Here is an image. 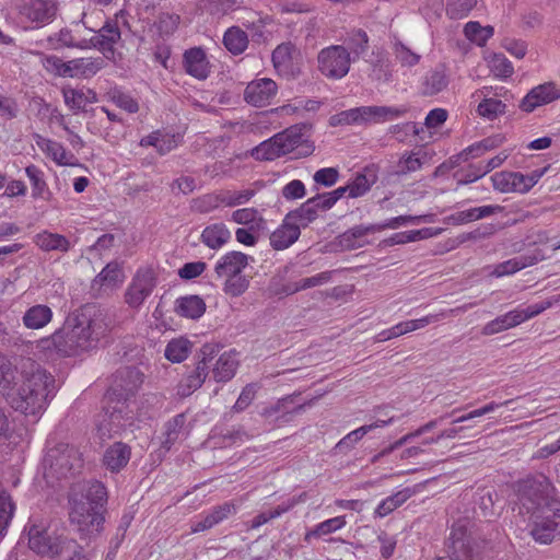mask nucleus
Masks as SVG:
<instances>
[{
	"label": "nucleus",
	"instance_id": "obj_12",
	"mask_svg": "<svg viewBox=\"0 0 560 560\" xmlns=\"http://www.w3.org/2000/svg\"><path fill=\"white\" fill-rule=\"evenodd\" d=\"M155 287L156 280L152 270H138L125 292V302L132 308H139Z\"/></svg>",
	"mask_w": 560,
	"mask_h": 560
},
{
	"label": "nucleus",
	"instance_id": "obj_5",
	"mask_svg": "<svg viewBox=\"0 0 560 560\" xmlns=\"http://www.w3.org/2000/svg\"><path fill=\"white\" fill-rule=\"evenodd\" d=\"M135 413L129 402L107 396V405L97 420V433L101 440L121 434L133 424Z\"/></svg>",
	"mask_w": 560,
	"mask_h": 560
},
{
	"label": "nucleus",
	"instance_id": "obj_43",
	"mask_svg": "<svg viewBox=\"0 0 560 560\" xmlns=\"http://www.w3.org/2000/svg\"><path fill=\"white\" fill-rule=\"evenodd\" d=\"M25 173L32 185V197L34 199L40 198L48 200L51 196V192L49 191L44 178V172L38 166L31 164L26 166Z\"/></svg>",
	"mask_w": 560,
	"mask_h": 560
},
{
	"label": "nucleus",
	"instance_id": "obj_64",
	"mask_svg": "<svg viewBox=\"0 0 560 560\" xmlns=\"http://www.w3.org/2000/svg\"><path fill=\"white\" fill-rule=\"evenodd\" d=\"M255 196V190L245 189L242 191H225L222 192L223 199H221L222 205L226 207H235L240 205L246 203L249 199Z\"/></svg>",
	"mask_w": 560,
	"mask_h": 560
},
{
	"label": "nucleus",
	"instance_id": "obj_63",
	"mask_svg": "<svg viewBox=\"0 0 560 560\" xmlns=\"http://www.w3.org/2000/svg\"><path fill=\"white\" fill-rule=\"evenodd\" d=\"M242 3L243 0H208L207 11L213 15H225Z\"/></svg>",
	"mask_w": 560,
	"mask_h": 560
},
{
	"label": "nucleus",
	"instance_id": "obj_33",
	"mask_svg": "<svg viewBox=\"0 0 560 560\" xmlns=\"http://www.w3.org/2000/svg\"><path fill=\"white\" fill-rule=\"evenodd\" d=\"M208 371L209 366H205L203 362H197L196 368L179 382L178 395L188 397L201 387L208 376Z\"/></svg>",
	"mask_w": 560,
	"mask_h": 560
},
{
	"label": "nucleus",
	"instance_id": "obj_2",
	"mask_svg": "<svg viewBox=\"0 0 560 560\" xmlns=\"http://www.w3.org/2000/svg\"><path fill=\"white\" fill-rule=\"evenodd\" d=\"M107 499L105 486L97 480L89 481L80 493L71 495L69 517L71 523L78 526L79 532L92 536L102 530Z\"/></svg>",
	"mask_w": 560,
	"mask_h": 560
},
{
	"label": "nucleus",
	"instance_id": "obj_22",
	"mask_svg": "<svg viewBox=\"0 0 560 560\" xmlns=\"http://www.w3.org/2000/svg\"><path fill=\"white\" fill-rule=\"evenodd\" d=\"M105 66L102 57H81L69 60L70 79H90Z\"/></svg>",
	"mask_w": 560,
	"mask_h": 560
},
{
	"label": "nucleus",
	"instance_id": "obj_48",
	"mask_svg": "<svg viewBox=\"0 0 560 560\" xmlns=\"http://www.w3.org/2000/svg\"><path fill=\"white\" fill-rule=\"evenodd\" d=\"M346 525L345 516H336L329 520H326L319 524H317L312 530L305 534L304 540L308 541L311 537L319 538L322 536L335 533L336 530L342 528Z\"/></svg>",
	"mask_w": 560,
	"mask_h": 560
},
{
	"label": "nucleus",
	"instance_id": "obj_50",
	"mask_svg": "<svg viewBox=\"0 0 560 560\" xmlns=\"http://www.w3.org/2000/svg\"><path fill=\"white\" fill-rule=\"evenodd\" d=\"M465 36L478 46H482L493 35L492 26H481L478 22H468L464 27Z\"/></svg>",
	"mask_w": 560,
	"mask_h": 560
},
{
	"label": "nucleus",
	"instance_id": "obj_41",
	"mask_svg": "<svg viewBox=\"0 0 560 560\" xmlns=\"http://www.w3.org/2000/svg\"><path fill=\"white\" fill-rule=\"evenodd\" d=\"M503 141V138L501 136H493L482 139L481 141H478L465 150H463L457 156L456 161L454 163H457V161H468L470 158L475 159L480 155H482L485 152L493 150L501 145Z\"/></svg>",
	"mask_w": 560,
	"mask_h": 560
},
{
	"label": "nucleus",
	"instance_id": "obj_27",
	"mask_svg": "<svg viewBox=\"0 0 560 560\" xmlns=\"http://www.w3.org/2000/svg\"><path fill=\"white\" fill-rule=\"evenodd\" d=\"M450 83L448 74L444 66H439L429 70L423 77L421 83V94L424 96H433L444 91Z\"/></svg>",
	"mask_w": 560,
	"mask_h": 560
},
{
	"label": "nucleus",
	"instance_id": "obj_32",
	"mask_svg": "<svg viewBox=\"0 0 560 560\" xmlns=\"http://www.w3.org/2000/svg\"><path fill=\"white\" fill-rule=\"evenodd\" d=\"M120 39V31L116 22L107 21L98 31V35L90 38L91 47L103 51H113L114 45Z\"/></svg>",
	"mask_w": 560,
	"mask_h": 560
},
{
	"label": "nucleus",
	"instance_id": "obj_47",
	"mask_svg": "<svg viewBox=\"0 0 560 560\" xmlns=\"http://www.w3.org/2000/svg\"><path fill=\"white\" fill-rule=\"evenodd\" d=\"M410 497V492L408 489L398 491L397 493H394L377 505L375 509V515L378 517H385L389 513H392L394 510L402 505L408 498Z\"/></svg>",
	"mask_w": 560,
	"mask_h": 560
},
{
	"label": "nucleus",
	"instance_id": "obj_56",
	"mask_svg": "<svg viewBox=\"0 0 560 560\" xmlns=\"http://www.w3.org/2000/svg\"><path fill=\"white\" fill-rule=\"evenodd\" d=\"M478 0H447L446 14L450 19L466 18L476 7Z\"/></svg>",
	"mask_w": 560,
	"mask_h": 560
},
{
	"label": "nucleus",
	"instance_id": "obj_54",
	"mask_svg": "<svg viewBox=\"0 0 560 560\" xmlns=\"http://www.w3.org/2000/svg\"><path fill=\"white\" fill-rule=\"evenodd\" d=\"M109 100L119 108L133 114L139 110L138 102L128 93H125L118 88L112 89L107 93Z\"/></svg>",
	"mask_w": 560,
	"mask_h": 560
},
{
	"label": "nucleus",
	"instance_id": "obj_1",
	"mask_svg": "<svg viewBox=\"0 0 560 560\" xmlns=\"http://www.w3.org/2000/svg\"><path fill=\"white\" fill-rule=\"evenodd\" d=\"M108 314L94 304H86L70 313L62 327L43 340L60 357H73L95 349L110 329Z\"/></svg>",
	"mask_w": 560,
	"mask_h": 560
},
{
	"label": "nucleus",
	"instance_id": "obj_3",
	"mask_svg": "<svg viewBox=\"0 0 560 560\" xmlns=\"http://www.w3.org/2000/svg\"><path fill=\"white\" fill-rule=\"evenodd\" d=\"M54 390L55 378L37 365L26 375L19 389L8 395V401L14 410L35 416L45 409Z\"/></svg>",
	"mask_w": 560,
	"mask_h": 560
},
{
	"label": "nucleus",
	"instance_id": "obj_9",
	"mask_svg": "<svg viewBox=\"0 0 560 560\" xmlns=\"http://www.w3.org/2000/svg\"><path fill=\"white\" fill-rule=\"evenodd\" d=\"M530 535L540 544H550L560 537V503H552L551 510L529 515Z\"/></svg>",
	"mask_w": 560,
	"mask_h": 560
},
{
	"label": "nucleus",
	"instance_id": "obj_4",
	"mask_svg": "<svg viewBox=\"0 0 560 560\" xmlns=\"http://www.w3.org/2000/svg\"><path fill=\"white\" fill-rule=\"evenodd\" d=\"M551 482L545 475L528 476L517 481L520 512L533 515L551 510L552 503H560L551 497Z\"/></svg>",
	"mask_w": 560,
	"mask_h": 560
},
{
	"label": "nucleus",
	"instance_id": "obj_24",
	"mask_svg": "<svg viewBox=\"0 0 560 560\" xmlns=\"http://www.w3.org/2000/svg\"><path fill=\"white\" fill-rule=\"evenodd\" d=\"M131 448L122 443L115 442L103 455V465L112 472H119L130 460Z\"/></svg>",
	"mask_w": 560,
	"mask_h": 560
},
{
	"label": "nucleus",
	"instance_id": "obj_35",
	"mask_svg": "<svg viewBox=\"0 0 560 560\" xmlns=\"http://www.w3.org/2000/svg\"><path fill=\"white\" fill-rule=\"evenodd\" d=\"M231 238V232L224 223L206 226L201 233V242L211 249H219Z\"/></svg>",
	"mask_w": 560,
	"mask_h": 560
},
{
	"label": "nucleus",
	"instance_id": "obj_31",
	"mask_svg": "<svg viewBox=\"0 0 560 560\" xmlns=\"http://www.w3.org/2000/svg\"><path fill=\"white\" fill-rule=\"evenodd\" d=\"M51 560H89L84 549L77 540L62 537L55 545Z\"/></svg>",
	"mask_w": 560,
	"mask_h": 560
},
{
	"label": "nucleus",
	"instance_id": "obj_59",
	"mask_svg": "<svg viewBox=\"0 0 560 560\" xmlns=\"http://www.w3.org/2000/svg\"><path fill=\"white\" fill-rule=\"evenodd\" d=\"M369 432L371 427L362 425L342 438L335 446L339 453H347L354 447V445Z\"/></svg>",
	"mask_w": 560,
	"mask_h": 560
},
{
	"label": "nucleus",
	"instance_id": "obj_62",
	"mask_svg": "<svg viewBox=\"0 0 560 560\" xmlns=\"http://www.w3.org/2000/svg\"><path fill=\"white\" fill-rule=\"evenodd\" d=\"M559 301H560V296H552V298L541 301L539 303L528 305L524 310H518V314L521 315L522 323L541 314L544 311L550 308L553 304L558 303Z\"/></svg>",
	"mask_w": 560,
	"mask_h": 560
},
{
	"label": "nucleus",
	"instance_id": "obj_29",
	"mask_svg": "<svg viewBox=\"0 0 560 560\" xmlns=\"http://www.w3.org/2000/svg\"><path fill=\"white\" fill-rule=\"evenodd\" d=\"M235 513V505L232 502H224L221 505L214 506L201 521L195 523L191 530L194 533H199L210 529Z\"/></svg>",
	"mask_w": 560,
	"mask_h": 560
},
{
	"label": "nucleus",
	"instance_id": "obj_55",
	"mask_svg": "<svg viewBox=\"0 0 560 560\" xmlns=\"http://www.w3.org/2000/svg\"><path fill=\"white\" fill-rule=\"evenodd\" d=\"M296 503L298 500L291 499L288 503H281L269 512L259 513L253 518L250 528H258L270 520L281 516L283 513L290 511Z\"/></svg>",
	"mask_w": 560,
	"mask_h": 560
},
{
	"label": "nucleus",
	"instance_id": "obj_51",
	"mask_svg": "<svg viewBox=\"0 0 560 560\" xmlns=\"http://www.w3.org/2000/svg\"><path fill=\"white\" fill-rule=\"evenodd\" d=\"M252 155L258 161H271L279 156H282L283 153L280 152V148L278 143L275 142V136L270 139L262 141L256 148L253 149Z\"/></svg>",
	"mask_w": 560,
	"mask_h": 560
},
{
	"label": "nucleus",
	"instance_id": "obj_49",
	"mask_svg": "<svg viewBox=\"0 0 560 560\" xmlns=\"http://www.w3.org/2000/svg\"><path fill=\"white\" fill-rule=\"evenodd\" d=\"M89 94L92 95V98H89L82 90L69 89L63 91L66 104L74 110H82L86 103L97 101L96 93L93 90H89Z\"/></svg>",
	"mask_w": 560,
	"mask_h": 560
},
{
	"label": "nucleus",
	"instance_id": "obj_28",
	"mask_svg": "<svg viewBox=\"0 0 560 560\" xmlns=\"http://www.w3.org/2000/svg\"><path fill=\"white\" fill-rule=\"evenodd\" d=\"M375 232H377V228H375V224L355 225L338 235V245L345 250L360 248L364 245L362 238L368 234H372Z\"/></svg>",
	"mask_w": 560,
	"mask_h": 560
},
{
	"label": "nucleus",
	"instance_id": "obj_21",
	"mask_svg": "<svg viewBox=\"0 0 560 560\" xmlns=\"http://www.w3.org/2000/svg\"><path fill=\"white\" fill-rule=\"evenodd\" d=\"M184 67L188 74L199 80H205L210 74L209 61L205 50L200 47H194L185 51Z\"/></svg>",
	"mask_w": 560,
	"mask_h": 560
},
{
	"label": "nucleus",
	"instance_id": "obj_45",
	"mask_svg": "<svg viewBox=\"0 0 560 560\" xmlns=\"http://www.w3.org/2000/svg\"><path fill=\"white\" fill-rule=\"evenodd\" d=\"M343 46L348 49L350 55H353V59L359 58L360 55L364 54L369 48V36L363 30H352L349 32L343 40Z\"/></svg>",
	"mask_w": 560,
	"mask_h": 560
},
{
	"label": "nucleus",
	"instance_id": "obj_13",
	"mask_svg": "<svg viewBox=\"0 0 560 560\" xmlns=\"http://www.w3.org/2000/svg\"><path fill=\"white\" fill-rule=\"evenodd\" d=\"M153 9L148 4L138 12L139 21L142 23V32L153 40L172 35L179 24V15L167 12L161 13L158 21L151 23L147 14Z\"/></svg>",
	"mask_w": 560,
	"mask_h": 560
},
{
	"label": "nucleus",
	"instance_id": "obj_46",
	"mask_svg": "<svg viewBox=\"0 0 560 560\" xmlns=\"http://www.w3.org/2000/svg\"><path fill=\"white\" fill-rule=\"evenodd\" d=\"M191 350V342L186 338L172 339L164 351L165 358L173 363H180L187 359Z\"/></svg>",
	"mask_w": 560,
	"mask_h": 560
},
{
	"label": "nucleus",
	"instance_id": "obj_39",
	"mask_svg": "<svg viewBox=\"0 0 560 560\" xmlns=\"http://www.w3.org/2000/svg\"><path fill=\"white\" fill-rule=\"evenodd\" d=\"M34 242L42 250L45 252L58 250L67 253L70 249V242L66 236L48 231H43L36 234Z\"/></svg>",
	"mask_w": 560,
	"mask_h": 560
},
{
	"label": "nucleus",
	"instance_id": "obj_18",
	"mask_svg": "<svg viewBox=\"0 0 560 560\" xmlns=\"http://www.w3.org/2000/svg\"><path fill=\"white\" fill-rule=\"evenodd\" d=\"M319 211H327V209L322 205V199L317 194L316 196L308 198L299 208L287 213V217L295 224H299L301 229L306 228L310 223L314 222L318 218Z\"/></svg>",
	"mask_w": 560,
	"mask_h": 560
},
{
	"label": "nucleus",
	"instance_id": "obj_44",
	"mask_svg": "<svg viewBox=\"0 0 560 560\" xmlns=\"http://www.w3.org/2000/svg\"><path fill=\"white\" fill-rule=\"evenodd\" d=\"M377 180L376 173L366 167L364 172L358 173L354 178L348 183L350 198H358L365 195Z\"/></svg>",
	"mask_w": 560,
	"mask_h": 560
},
{
	"label": "nucleus",
	"instance_id": "obj_15",
	"mask_svg": "<svg viewBox=\"0 0 560 560\" xmlns=\"http://www.w3.org/2000/svg\"><path fill=\"white\" fill-rule=\"evenodd\" d=\"M560 100V89L555 82H546L533 88L521 101L520 108L532 113L537 107Z\"/></svg>",
	"mask_w": 560,
	"mask_h": 560
},
{
	"label": "nucleus",
	"instance_id": "obj_20",
	"mask_svg": "<svg viewBox=\"0 0 560 560\" xmlns=\"http://www.w3.org/2000/svg\"><path fill=\"white\" fill-rule=\"evenodd\" d=\"M502 210L503 207L499 205L481 206L455 212L445 217L443 221L445 224L450 225H462L499 213Z\"/></svg>",
	"mask_w": 560,
	"mask_h": 560
},
{
	"label": "nucleus",
	"instance_id": "obj_17",
	"mask_svg": "<svg viewBox=\"0 0 560 560\" xmlns=\"http://www.w3.org/2000/svg\"><path fill=\"white\" fill-rule=\"evenodd\" d=\"M61 536H52L40 525H32L28 528V547L37 555L50 558Z\"/></svg>",
	"mask_w": 560,
	"mask_h": 560
},
{
	"label": "nucleus",
	"instance_id": "obj_6",
	"mask_svg": "<svg viewBox=\"0 0 560 560\" xmlns=\"http://www.w3.org/2000/svg\"><path fill=\"white\" fill-rule=\"evenodd\" d=\"M446 547L450 560H481L489 542L474 537L464 524L455 523L451 528Z\"/></svg>",
	"mask_w": 560,
	"mask_h": 560
},
{
	"label": "nucleus",
	"instance_id": "obj_60",
	"mask_svg": "<svg viewBox=\"0 0 560 560\" xmlns=\"http://www.w3.org/2000/svg\"><path fill=\"white\" fill-rule=\"evenodd\" d=\"M505 107L506 105L500 100L485 98L479 103L477 110L482 117L494 119L499 115L504 114Z\"/></svg>",
	"mask_w": 560,
	"mask_h": 560
},
{
	"label": "nucleus",
	"instance_id": "obj_16",
	"mask_svg": "<svg viewBox=\"0 0 560 560\" xmlns=\"http://www.w3.org/2000/svg\"><path fill=\"white\" fill-rule=\"evenodd\" d=\"M22 13L32 22L37 24H48L52 22L57 14L56 0H25L22 7Z\"/></svg>",
	"mask_w": 560,
	"mask_h": 560
},
{
	"label": "nucleus",
	"instance_id": "obj_53",
	"mask_svg": "<svg viewBox=\"0 0 560 560\" xmlns=\"http://www.w3.org/2000/svg\"><path fill=\"white\" fill-rule=\"evenodd\" d=\"M373 106H361L342 112L338 115V122H373Z\"/></svg>",
	"mask_w": 560,
	"mask_h": 560
},
{
	"label": "nucleus",
	"instance_id": "obj_57",
	"mask_svg": "<svg viewBox=\"0 0 560 560\" xmlns=\"http://www.w3.org/2000/svg\"><path fill=\"white\" fill-rule=\"evenodd\" d=\"M45 70L56 77L69 78V60L65 61L55 55H47L43 58Z\"/></svg>",
	"mask_w": 560,
	"mask_h": 560
},
{
	"label": "nucleus",
	"instance_id": "obj_38",
	"mask_svg": "<svg viewBox=\"0 0 560 560\" xmlns=\"http://www.w3.org/2000/svg\"><path fill=\"white\" fill-rule=\"evenodd\" d=\"M248 35L238 26L229 27L223 35V45L234 56L243 54L248 47Z\"/></svg>",
	"mask_w": 560,
	"mask_h": 560
},
{
	"label": "nucleus",
	"instance_id": "obj_37",
	"mask_svg": "<svg viewBox=\"0 0 560 560\" xmlns=\"http://www.w3.org/2000/svg\"><path fill=\"white\" fill-rule=\"evenodd\" d=\"M238 361L234 351L223 352L213 368V378L217 382L230 381L236 372Z\"/></svg>",
	"mask_w": 560,
	"mask_h": 560
},
{
	"label": "nucleus",
	"instance_id": "obj_7",
	"mask_svg": "<svg viewBox=\"0 0 560 560\" xmlns=\"http://www.w3.org/2000/svg\"><path fill=\"white\" fill-rule=\"evenodd\" d=\"M351 61L350 52L343 45L325 47L317 55L319 72L331 80H340L346 77Z\"/></svg>",
	"mask_w": 560,
	"mask_h": 560
},
{
	"label": "nucleus",
	"instance_id": "obj_10",
	"mask_svg": "<svg viewBox=\"0 0 560 560\" xmlns=\"http://www.w3.org/2000/svg\"><path fill=\"white\" fill-rule=\"evenodd\" d=\"M45 460L58 478L74 475L82 467V458L78 450L68 444H58L50 448Z\"/></svg>",
	"mask_w": 560,
	"mask_h": 560
},
{
	"label": "nucleus",
	"instance_id": "obj_42",
	"mask_svg": "<svg viewBox=\"0 0 560 560\" xmlns=\"http://www.w3.org/2000/svg\"><path fill=\"white\" fill-rule=\"evenodd\" d=\"M36 138V144L39 147V149L58 165H72V162L68 159L66 149L59 142L52 141L38 135Z\"/></svg>",
	"mask_w": 560,
	"mask_h": 560
},
{
	"label": "nucleus",
	"instance_id": "obj_26",
	"mask_svg": "<svg viewBox=\"0 0 560 560\" xmlns=\"http://www.w3.org/2000/svg\"><path fill=\"white\" fill-rule=\"evenodd\" d=\"M48 48L59 50L62 48H78L88 49L91 48V40L83 38L77 39L72 31L68 27H63L60 31L49 35L46 38Z\"/></svg>",
	"mask_w": 560,
	"mask_h": 560
},
{
	"label": "nucleus",
	"instance_id": "obj_11",
	"mask_svg": "<svg viewBox=\"0 0 560 560\" xmlns=\"http://www.w3.org/2000/svg\"><path fill=\"white\" fill-rule=\"evenodd\" d=\"M143 383V374L135 366H125L114 375V382L107 396L114 399H121L128 402L129 398L133 396Z\"/></svg>",
	"mask_w": 560,
	"mask_h": 560
},
{
	"label": "nucleus",
	"instance_id": "obj_30",
	"mask_svg": "<svg viewBox=\"0 0 560 560\" xmlns=\"http://www.w3.org/2000/svg\"><path fill=\"white\" fill-rule=\"evenodd\" d=\"M206 308V302L199 295H185L175 301V312L182 317L198 319L205 314Z\"/></svg>",
	"mask_w": 560,
	"mask_h": 560
},
{
	"label": "nucleus",
	"instance_id": "obj_34",
	"mask_svg": "<svg viewBox=\"0 0 560 560\" xmlns=\"http://www.w3.org/2000/svg\"><path fill=\"white\" fill-rule=\"evenodd\" d=\"M52 319V311L48 305L36 304L26 310L22 317L23 325L28 329H40Z\"/></svg>",
	"mask_w": 560,
	"mask_h": 560
},
{
	"label": "nucleus",
	"instance_id": "obj_58",
	"mask_svg": "<svg viewBox=\"0 0 560 560\" xmlns=\"http://www.w3.org/2000/svg\"><path fill=\"white\" fill-rule=\"evenodd\" d=\"M249 287V280L244 275L226 277L223 291L230 296L242 295Z\"/></svg>",
	"mask_w": 560,
	"mask_h": 560
},
{
	"label": "nucleus",
	"instance_id": "obj_19",
	"mask_svg": "<svg viewBox=\"0 0 560 560\" xmlns=\"http://www.w3.org/2000/svg\"><path fill=\"white\" fill-rule=\"evenodd\" d=\"M249 258L242 252L226 253L217 261L214 272L218 278L241 275L248 265Z\"/></svg>",
	"mask_w": 560,
	"mask_h": 560
},
{
	"label": "nucleus",
	"instance_id": "obj_8",
	"mask_svg": "<svg viewBox=\"0 0 560 560\" xmlns=\"http://www.w3.org/2000/svg\"><path fill=\"white\" fill-rule=\"evenodd\" d=\"M311 125L296 124L275 135V142L278 143L283 155L296 151V156H308L314 151V144L308 140Z\"/></svg>",
	"mask_w": 560,
	"mask_h": 560
},
{
	"label": "nucleus",
	"instance_id": "obj_23",
	"mask_svg": "<svg viewBox=\"0 0 560 560\" xmlns=\"http://www.w3.org/2000/svg\"><path fill=\"white\" fill-rule=\"evenodd\" d=\"M300 234V225L285 215L283 223L271 233L270 245L277 250L285 249L299 240Z\"/></svg>",
	"mask_w": 560,
	"mask_h": 560
},
{
	"label": "nucleus",
	"instance_id": "obj_36",
	"mask_svg": "<svg viewBox=\"0 0 560 560\" xmlns=\"http://www.w3.org/2000/svg\"><path fill=\"white\" fill-rule=\"evenodd\" d=\"M298 48L291 42L278 45L271 55V61L278 73L288 74L292 68L293 55Z\"/></svg>",
	"mask_w": 560,
	"mask_h": 560
},
{
	"label": "nucleus",
	"instance_id": "obj_52",
	"mask_svg": "<svg viewBox=\"0 0 560 560\" xmlns=\"http://www.w3.org/2000/svg\"><path fill=\"white\" fill-rule=\"evenodd\" d=\"M332 276V271H323L313 277L303 278L294 283L293 287H288L285 289L287 294H292L298 291L306 290L314 287H319L324 283H327Z\"/></svg>",
	"mask_w": 560,
	"mask_h": 560
},
{
	"label": "nucleus",
	"instance_id": "obj_14",
	"mask_svg": "<svg viewBox=\"0 0 560 560\" xmlns=\"http://www.w3.org/2000/svg\"><path fill=\"white\" fill-rule=\"evenodd\" d=\"M277 92L278 85L272 79H256L246 85L244 101L255 107H265L271 104Z\"/></svg>",
	"mask_w": 560,
	"mask_h": 560
},
{
	"label": "nucleus",
	"instance_id": "obj_25",
	"mask_svg": "<svg viewBox=\"0 0 560 560\" xmlns=\"http://www.w3.org/2000/svg\"><path fill=\"white\" fill-rule=\"evenodd\" d=\"M125 278L121 265L117 261H110L93 279L92 289H115L124 283Z\"/></svg>",
	"mask_w": 560,
	"mask_h": 560
},
{
	"label": "nucleus",
	"instance_id": "obj_40",
	"mask_svg": "<svg viewBox=\"0 0 560 560\" xmlns=\"http://www.w3.org/2000/svg\"><path fill=\"white\" fill-rule=\"evenodd\" d=\"M538 260L539 257L536 255H522L518 257H514L512 259L498 264L493 270V275L497 277L513 275L526 267L537 264Z\"/></svg>",
	"mask_w": 560,
	"mask_h": 560
},
{
	"label": "nucleus",
	"instance_id": "obj_61",
	"mask_svg": "<svg viewBox=\"0 0 560 560\" xmlns=\"http://www.w3.org/2000/svg\"><path fill=\"white\" fill-rule=\"evenodd\" d=\"M407 107L373 106V122H383L404 116Z\"/></svg>",
	"mask_w": 560,
	"mask_h": 560
}]
</instances>
